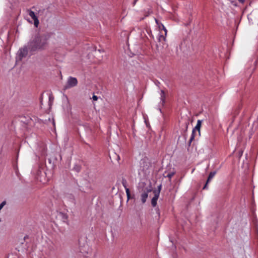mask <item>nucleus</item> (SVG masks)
Segmentation results:
<instances>
[{
  "mask_svg": "<svg viewBox=\"0 0 258 258\" xmlns=\"http://www.w3.org/2000/svg\"><path fill=\"white\" fill-rule=\"evenodd\" d=\"M49 36L47 34H37L28 43V47L30 52L45 50L48 46Z\"/></svg>",
  "mask_w": 258,
  "mask_h": 258,
  "instance_id": "f257e3e1",
  "label": "nucleus"
},
{
  "mask_svg": "<svg viewBox=\"0 0 258 258\" xmlns=\"http://www.w3.org/2000/svg\"><path fill=\"white\" fill-rule=\"evenodd\" d=\"M79 252L81 253L84 256L91 252V248L88 244L85 241L80 240L79 241Z\"/></svg>",
  "mask_w": 258,
  "mask_h": 258,
  "instance_id": "f03ea898",
  "label": "nucleus"
},
{
  "mask_svg": "<svg viewBox=\"0 0 258 258\" xmlns=\"http://www.w3.org/2000/svg\"><path fill=\"white\" fill-rule=\"evenodd\" d=\"M28 51H29V49L28 47V45L20 48L18 52L19 59L21 60L23 57H25L28 54Z\"/></svg>",
  "mask_w": 258,
  "mask_h": 258,
  "instance_id": "7ed1b4c3",
  "label": "nucleus"
},
{
  "mask_svg": "<svg viewBox=\"0 0 258 258\" xmlns=\"http://www.w3.org/2000/svg\"><path fill=\"white\" fill-rule=\"evenodd\" d=\"M78 84L77 79L76 78L70 77L67 81V84L65 86L66 89L70 88L77 86Z\"/></svg>",
  "mask_w": 258,
  "mask_h": 258,
  "instance_id": "20e7f679",
  "label": "nucleus"
},
{
  "mask_svg": "<svg viewBox=\"0 0 258 258\" xmlns=\"http://www.w3.org/2000/svg\"><path fill=\"white\" fill-rule=\"evenodd\" d=\"M27 12L31 17V18L34 20V25L35 27H38L39 24V21L38 19V18L35 15V13L30 10H27Z\"/></svg>",
  "mask_w": 258,
  "mask_h": 258,
  "instance_id": "39448f33",
  "label": "nucleus"
},
{
  "mask_svg": "<svg viewBox=\"0 0 258 258\" xmlns=\"http://www.w3.org/2000/svg\"><path fill=\"white\" fill-rule=\"evenodd\" d=\"M141 164L142 165L143 170H147L151 165L150 163L147 159L142 160L141 161Z\"/></svg>",
  "mask_w": 258,
  "mask_h": 258,
  "instance_id": "423d86ee",
  "label": "nucleus"
},
{
  "mask_svg": "<svg viewBox=\"0 0 258 258\" xmlns=\"http://www.w3.org/2000/svg\"><path fill=\"white\" fill-rule=\"evenodd\" d=\"M151 190L147 189V190H145L141 195V200L143 204L145 203L146 202L147 199L148 197V192H150Z\"/></svg>",
  "mask_w": 258,
  "mask_h": 258,
  "instance_id": "0eeeda50",
  "label": "nucleus"
},
{
  "mask_svg": "<svg viewBox=\"0 0 258 258\" xmlns=\"http://www.w3.org/2000/svg\"><path fill=\"white\" fill-rule=\"evenodd\" d=\"M216 171H214V172H211L209 175V176H208V179L207 180V182L205 184V185H204V187H203V189H207V185L208 184V183L211 180V179L213 178V177L215 176V175L216 174Z\"/></svg>",
  "mask_w": 258,
  "mask_h": 258,
  "instance_id": "6e6552de",
  "label": "nucleus"
},
{
  "mask_svg": "<svg viewBox=\"0 0 258 258\" xmlns=\"http://www.w3.org/2000/svg\"><path fill=\"white\" fill-rule=\"evenodd\" d=\"M159 195L154 194V197L152 199L151 204L153 207H155L157 205V202L159 198Z\"/></svg>",
  "mask_w": 258,
  "mask_h": 258,
  "instance_id": "1a4fd4ad",
  "label": "nucleus"
},
{
  "mask_svg": "<svg viewBox=\"0 0 258 258\" xmlns=\"http://www.w3.org/2000/svg\"><path fill=\"white\" fill-rule=\"evenodd\" d=\"M201 124H202V120H198L197 121L196 126L193 129L192 131H195V132H196V131H198L199 135H200V128L201 126Z\"/></svg>",
  "mask_w": 258,
  "mask_h": 258,
  "instance_id": "9d476101",
  "label": "nucleus"
},
{
  "mask_svg": "<svg viewBox=\"0 0 258 258\" xmlns=\"http://www.w3.org/2000/svg\"><path fill=\"white\" fill-rule=\"evenodd\" d=\"M161 33H162V32L160 31V34H159V36H158V40L160 42L165 41V39H166V35H165V34L164 35L163 34H162Z\"/></svg>",
  "mask_w": 258,
  "mask_h": 258,
  "instance_id": "9b49d317",
  "label": "nucleus"
},
{
  "mask_svg": "<svg viewBox=\"0 0 258 258\" xmlns=\"http://www.w3.org/2000/svg\"><path fill=\"white\" fill-rule=\"evenodd\" d=\"M160 96L161 100L162 101V103H164L165 100V94L163 90L161 91Z\"/></svg>",
  "mask_w": 258,
  "mask_h": 258,
  "instance_id": "f8f14e48",
  "label": "nucleus"
},
{
  "mask_svg": "<svg viewBox=\"0 0 258 258\" xmlns=\"http://www.w3.org/2000/svg\"><path fill=\"white\" fill-rule=\"evenodd\" d=\"M121 183L122 185L124 187L125 190H126V188H128L127 186V181L125 178L122 179Z\"/></svg>",
  "mask_w": 258,
  "mask_h": 258,
  "instance_id": "ddd939ff",
  "label": "nucleus"
},
{
  "mask_svg": "<svg viewBox=\"0 0 258 258\" xmlns=\"http://www.w3.org/2000/svg\"><path fill=\"white\" fill-rule=\"evenodd\" d=\"M161 187H162V185L161 184H160L158 186V189L157 190H154V194H156L157 195H160V191H161Z\"/></svg>",
  "mask_w": 258,
  "mask_h": 258,
  "instance_id": "4468645a",
  "label": "nucleus"
},
{
  "mask_svg": "<svg viewBox=\"0 0 258 258\" xmlns=\"http://www.w3.org/2000/svg\"><path fill=\"white\" fill-rule=\"evenodd\" d=\"M195 131H192V134H191V135L190 136V139H189V144L190 145V143H191V142L194 140V138H195Z\"/></svg>",
  "mask_w": 258,
  "mask_h": 258,
  "instance_id": "2eb2a0df",
  "label": "nucleus"
},
{
  "mask_svg": "<svg viewBox=\"0 0 258 258\" xmlns=\"http://www.w3.org/2000/svg\"><path fill=\"white\" fill-rule=\"evenodd\" d=\"M127 200L131 199V194L129 188H126L125 190Z\"/></svg>",
  "mask_w": 258,
  "mask_h": 258,
  "instance_id": "dca6fc26",
  "label": "nucleus"
},
{
  "mask_svg": "<svg viewBox=\"0 0 258 258\" xmlns=\"http://www.w3.org/2000/svg\"><path fill=\"white\" fill-rule=\"evenodd\" d=\"M161 27H162V30L164 31V34L165 35H166L167 34V30H166V28L164 27V26L162 24H161V26H159V29H161Z\"/></svg>",
  "mask_w": 258,
  "mask_h": 258,
  "instance_id": "f3484780",
  "label": "nucleus"
},
{
  "mask_svg": "<svg viewBox=\"0 0 258 258\" xmlns=\"http://www.w3.org/2000/svg\"><path fill=\"white\" fill-rule=\"evenodd\" d=\"M74 169H75L77 172H79L81 169V167L79 166H75L74 167Z\"/></svg>",
  "mask_w": 258,
  "mask_h": 258,
  "instance_id": "a211bd4d",
  "label": "nucleus"
},
{
  "mask_svg": "<svg viewBox=\"0 0 258 258\" xmlns=\"http://www.w3.org/2000/svg\"><path fill=\"white\" fill-rule=\"evenodd\" d=\"M174 174V172L169 173L167 174V177H168L170 179L171 178V177L173 176Z\"/></svg>",
  "mask_w": 258,
  "mask_h": 258,
  "instance_id": "6ab92c4d",
  "label": "nucleus"
},
{
  "mask_svg": "<svg viewBox=\"0 0 258 258\" xmlns=\"http://www.w3.org/2000/svg\"><path fill=\"white\" fill-rule=\"evenodd\" d=\"M6 204V201H3L1 204H0V210L4 207V206Z\"/></svg>",
  "mask_w": 258,
  "mask_h": 258,
  "instance_id": "aec40b11",
  "label": "nucleus"
},
{
  "mask_svg": "<svg viewBox=\"0 0 258 258\" xmlns=\"http://www.w3.org/2000/svg\"><path fill=\"white\" fill-rule=\"evenodd\" d=\"M54 97L52 95H50L49 96V102L51 103L53 101Z\"/></svg>",
  "mask_w": 258,
  "mask_h": 258,
  "instance_id": "412c9836",
  "label": "nucleus"
},
{
  "mask_svg": "<svg viewBox=\"0 0 258 258\" xmlns=\"http://www.w3.org/2000/svg\"><path fill=\"white\" fill-rule=\"evenodd\" d=\"M92 99L94 101H97L98 99V97L97 96L94 95L92 97Z\"/></svg>",
  "mask_w": 258,
  "mask_h": 258,
  "instance_id": "4be33fe9",
  "label": "nucleus"
},
{
  "mask_svg": "<svg viewBox=\"0 0 258 258\" xmlns=\"http://www.w3.org/2000/svg\"><path fill=\"white\" fill-rule=\"evenodd\" d=\"M138 0H134L133 5L135 6Z\"/></svg>",
  "mask_w": 258,
  "mask_h": 258,
  "instance_id": "5701e85b",
  "label": "nucleus"
},
{
  "mask_svg": "<svg viewBox=\"0 0 258 258\" xmlns=\"http://www.w3.org/2000/svg\"><path fill=\"white\" fill-rule=\"evenodd\" d=\"M239 2H240L241 3H243L244 2V0H238Z\"/></svg>",
  "mask_w": 258,
  "mask_h": 258,
  "instance_id": "b1692460",
  "label": "nucleus"
},
{
  "mask_svg": "<svg viewBox=\"0 0 258 258\" xmlns=\"http://www.w3.org/2000/svg\"><path fill=\"white\" fill-rule=\"evenodd\" d=\"M62 215H63V216L64 217H65V218H66V219H67V215H65V214H62Z\"/></svg>",
  "mask_w": 258,
  "mask_h": 258,
  "instance_id": "393cba45",
  "label": "nucleus"
},
{
  "mask_svg": "<svg viewBox=\"0 0 258 258\" xmlns=\"http://www.w3.org/2000/svg\"><path fill=\"white\" fill-rule=\"evenodd\" d=\"M26 238H28V236H26L24 237V239H25Z\"/></svg>",
  "mask_w": 258,
  "mask_h": 258,
  "instance_id": "a878e982",
  "label": "nucleus"
},
{
  "mask_svg": "<svg viewBox=\"0 0 258 258\" xmlns=\"http://www.w3.org/2000/svg\"><path fill=\"white\" fill-rule=\"evenodd\" d=\"M156 22L158 23V21L157 20H156Z\"/></svg>",
  "mask_w": 258,
  "mask_h": 258,
  "instance_id": "bb28decb",
  "label": "nucleus"
}]
</instances>
